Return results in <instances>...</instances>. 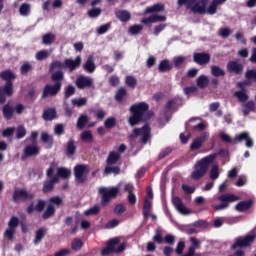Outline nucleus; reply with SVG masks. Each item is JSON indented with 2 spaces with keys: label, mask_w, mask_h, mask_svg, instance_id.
<instances>
[{
  "label": "nucleus",
  "mask_w": 256,
  "mask_h": 256,
  "mask_svg": "<svg viewBox=\"0 0 256 256\" xmlns=\"http://www.w3.org/2000/svg\"><path fill=\"white\" fill-rule=\"evenodd\" d=\"M132 115L128 118V123L131 127L139 125L141 121H149L153 117V112L149 111V104L140 102L130 107Z\"/></svg>",
  "instance_id": "obj_1"
},
{
  "label": "nucleus",
  "mask_w": 256,
  "mask_h": 256,
  "mask_svg": "<svg viewBox=\"0 0 256 256\" xmlns=\"http://www.w3.org/2000/svg\"><path fill=\"white\" fill-rule=\"evenodd\" d=\"M216 159L217 154H211L198 161L194 166L195 171L192 172V179H194L195 181L201 179V177H203L207 173L211 163H213V161H215Z\"/></svg>",
  "instance_id": "obj_2"
},
{
  "label": "nucleus",
  "mask_w": 256,
  "mask_h": 256,
  "mask_svg": "<svg viewBox=\"0 0 256 256\" xmlns=\"http://www.w3.org/2000/svg\"><path fill=\"white\" fill-rule=\"evenodd\" d=\"M56 170L57 164L52 163L46 172V175L50 180L44 182V186L42 189L43 193H51V191L55 189V183H59V176H53Z\"/></svg>",
  "instance_id": "obj_3"
},
{
  "label": "nucleus",
  "mask_w": 256,
  "mask_h": 256,
  "mask_svg": "<svg viewBox=\"0 0 256 256\" xmlns=\"http://www.w3.org/2000/svg\"><path fill=\"white\" fill-rule=\"evenodd\" d=\"M121 189L119 188V186L116 187H112V188H107V187H101L99 188L98 192L100 195H102V200H101V205L103 207L107 206L109 204V201H111V199L117 197V195H119V191Z\"/></svg>",
  "instance_id": "obj_4"
},
{
  "label": "nucleus",
  "mask_w": 256,
  "mask_h": 256,
  "mask_svg": "<svg viewBox=\"0 0 256 256\" xmlns=\"http://www.w3.org/2000/svg\"><path fill=\"white\" fill-rule=\"evenodd\" d=\"M141 136V142L143 145H146V143H149V140L151 139V129L149 128V125H144L142 128H135L133 130V133L130 134V139H135L136 137Z\"/></svg>",
  "instance_id": "obj_5"
},
{
  "label": "nucleus",
  "mask_w": 256,
  "mask_h": 256,
  "mask_svg": "<svg viewBox=\"0 0 256 256\" xmlns=\"http://www.w3.org/2000/svg\"><path fill=\"white\" fill-rule=\"evenodd\" d=\"M239 199V196L235 194H224L219 196V201H222V203L219 205H213L212 207L215 211H223V209H227V207H229V203L239 201Z\"/></svg>",
  "instance_id": "obj_6"
},
{
  "label": "nucleus",
  "mask_w": 256,
  "mask_h": 256,
  "mask_svg": "<svg viewBox=\"0 0 256 256\" xmlns=\"http://www.w3.org/2000/svg\"><path fill=\"white\" fill-rule=\"evenodd\" d=\"M89 174V166L80 164L74 168V176L78 183H85L87 175Z\"/></svg>",
  "instance_id": "obj_7"
},
{
  "label": "nucleus",
  "mask_w": 256,
  "mask_h": 256,
  "mask_svg": "<svg viewBox=\"0 0 256 256\" xmlns=\"http://www.w3.org/2000/svg\"><path fill=\"white\" fill-rule=\"evenodd\" d=\"M256 234H250L245 237H239L236 242L232 245V249H237L239 247H251L255 242Z\"/></svg>",
  "instance_id": "obj_8"
},
{
  "label": "nucleus",
  "mask_w": 256,
  "mask_h": 256,
  "mask_svg": "<svg viewBox=\"0 0 256 256\" xmlns=\"http://www.w3.org/2000/svg\"><path fill=\"white\" fill-rule=\"evenodd\" d=\"M62 85L63 84L61 82H56L54 85L47 84L43 89L42 99H47V97H55V95L61 91Z\"/></svg>",
  "instance_id": "obj_9"
},
{
  "label": "nucleus",
  "mask_w": 256,
  "mask_h": 256,
  "mask_svg": "<svg viewBox=\"0 0 256 256\" xmlns=\"http://www.w3.org/2000/svg\"><path fill=\"white\" fill-rule=\"evenodd\" d=\"M35 199V194L26 190L17 189L13 194V201H32Z\"/></svg>",
  "instance_id": "obj_10"
},
{
  "label": "nucleus",
  "mask_w": 256,
  "mask_h": 256,
  "mask_svg": "<svg viewBox=\"0 0 256 256\" xmlns=\"http://www.w3.org/2000/svg\"><path fill=\"white\" fill-rule=\"evenodd\" d=\"M172 203L175 209L181 213V215H191V210L187 209L181 198L175 196L172 198Z\"/></svg>",
  "instance_id": "obj_11"
},
{
  "label": "nucleus",
  "mask_w": 256,
  "mask_h": 256,
  "mask_svg": "<svg viewBox=\"0 0 256 256\" xmlns=\"http://www.w3.org/2000/svg\"><path fill=\"white\" fill-rule=\"evenodd\" d=\"M76 87L78 89H89V87H93V78L87 76H79L76 79Z\"/></svg>",
  "instance_id": "obj_12"
},
{
  "label": "nucleus",
  "mask_w": 256,
  "mask_h": 256,
  "mask_svg": "<svg viewBox=\"0 0 256 256\" xmlns=\"http://www.w3.org/2000/svg\"><path fill=\"white\" fill-rule=\"evenodd\" d=\"M39 146L37 144L27 145L24 148V154L22 155V160L25 161L27 157H37L39 155Z\"/></svg>",
  "instance_id": "obj_13"
},
{
  "label": "nucleus",
  "mask_w": 256,
  "mask_h": 256,
  "mask_svg": "<svg viewBox=\"0 0 256 256\" xmlns=\"http://www.w3.org/2000/svg\"><path fill=\"white\" fill-rule=\"evenodd\" d=\"M208 138H209L208 132H204L199 137L195 138L192 144L190 145L191 151L201 149V147H203V143H205V141H207Z\"/></svg>",
  "instance_id": "obj_14"
},
{
  "label": "nucleus",
  "mask_w": 256,
  "mask_h": 256,
  "mask_svg": "<svg viewBox=\"0 0 256 256\" xmlns=\"http://www.w3.org/2000/svg\"><path fill=\"white\" fill-rule=\"evenodd\" d=\"M193 61L198 65H207L211 61V55L205 52L194 53Z\"/></svg>",
  "instance_id": "obj_15"
},
{
  "label": "nucleus",
  "mask_w": 256,
  "mask_h": 256,
  "mask_svg": "<svg viewBox=\"0 0 256 256\" xmlns=\"http://www.w3.org/2000/svg\"><path fill=\"white\" fill-rule=\"evenodd\" d=\"M241 141H246V147H253V138L249 136L248 132H242L235 136L234 143H241Z\"/></svg>",
  "instance_id": "obj_16"
},
{
  "label": "nucleus",
  "mask_w": 256,
  "mask_h": 256,
  "mask_svg": "<svg viewBox=\"0 0 256 256\" xmlns=\"http://www.w3.org/2000/svg\"><path fill=\"white\" fill-rule=\"evenodd\" d=\"M227 69L230 73H236V75H241L243 73V66L237 61L228 62Z\"/></svg>",
  "instance_id": "obj_17"
},
{
  "label": "nucleus",
  "mask_w": 256,
  "mask_h": 256,
  "mask_svg": "<svg viewBox=\"0 0 256 256\" xmlns=\"http://www.w3.org/2000/svg\"><path fill=\"white\" fill-rule=\"evenodd\" d=\"M159 21H167V17L161 16L159 14H154L148 18H143L141 20V23H144V25H149V23H159Z\"/></svg>",
  "instance_id": "obj_18"
},
{
  "label": "nucleus",
  "mask_w": 256,
  "mask_h": 256,
  "mask_svg": "<svg viewBox=\"0 0 256 256\" xmlns=\"http://www.w3.org/2000/svg\"><path fill=\"white\" fill-rule=\"evenodd\" d=\"M79 65H81V58H80V56H77L75 60L66 59L64 61V67H67V69H69V71H75V69L77 67H79Z\"/></svg>",
  "instance_id": "obj_19"
},
{
  "label": "nucleus",
  "mask_w": 256,
  "mask_h": 256,
  "mask_svg": "<svg viewBox=\"0 0 256 256\" xmlns=\"http://www.w3.org/2000/svg\"><path fill=\"white\" fill-rule=\"evenodd\" d=\"M83 68L87 73H94L97 66L95 65V58L93 56H89L87 61L83 64Z\"/></svg>",
  "instance_id": "obj_20"
},
{
  "label": "nucleus",
  "mask_w": 256,
  "mask_h": 256,
  "mask_svg": "<svg viewBox=\"0 0 256 256\" xmlns=\"http://www.w3.org/2000/svg\"><path fill=\"white\" fill-rule=\"evenodd\" d=\"M189 9H191L193 13L205 15V3L203 1H196Z\"/></svg>",
  "instance_id": "obj_21"
},
{
  "label": "nucleus",
  "mask_w": 256,
  "mask_h": 256,
  "mask_svg": "<svg viewBox=\"0 0 256 256\" xmlns=\"http://www.w3.org/2000/svg\"><path fill=\"white\" fill-rule=\"evenodd\" d=\"M15 112V108L11 104H6L2 108L3 117L6 119H11L13 117V113Z\"/></svg>",
  "instance_id": "obj_22"
},
{
  "label": "nucleus",
  "mask_w": 256,
  "mask_h": 256,
  "mask_svg": "<svg viewBox=\"0 0 256 256\" xmlns=\"http://www.w3.org/2000/svg\"><path fill=\"white\" fill-rule=\"evenodd\" d=\"M45 233H47V229L45 228H39L35 232V239H34V245H39L45 239Z\"/></svg>",
  "instance_id": "obj_23"
},
{
  "label": "nucleus",
  "mask_w": 256,
  "mask_h": 256,
  "mask_svg": "<svg viewBox=\"0 0 256 256\" xmlns=\"http://www.w3.org/2000/svg\"><path fill=\"white\" fill-rule=\"evenodd\" d=\"M161 11H165V5L155 4L153 6L146 8V10L144 11V15H147L149 13H159Z\"/></svg>",
  "instance_id": "obj_24"
},
{
  "label": "nucleus",
  "mask_w": 256,
  "mask_h": 256,
  "mask_svg": "<svg viewBox=\"0 0 256 256\" xmlns=\"http://www.w3.org/2000/svg\"><path fill=\"white\" fill-rule=\"evenodd\" d=\"M251 111H255V102L248 101L242 105V113L243 115L247 116Z\"/></svg>",
  "instance_id": "obj_25"
},
{
  "label": "nucleus",
  "mask_w": 256,
  "mask_h": 256,
  "mask_svg": "<svg viewBox=\"0 0 256 256\" xmlns=\"http://www.w3.org/2000/svg\"><path fill=\"white\" fill-rule=\"evenodd\" d=\"M196 85L199 89H205V87L209 86V78L205 75H201L197 78Z\"/></svg>",
  "instance_id": "obj_26"
},
{
  "label": "nucleus",
  "mask_w": 256,
  "mask_h": 256,
  "mask_svg": "<svg viewBox=\"0 0 256 256\" xmlns=\"http://www.w3.org/2000/svg\"><path fill=\"white\" fill-rule=\"evenodd\" d=\"M42 117H43L44 121H53V119H55L57 117V112L55 111V109L50 108V109L44 111Z\"/></svg>",
  "instance_id": "obj_27"
},
{
  "label": "nucleus",
  "mask_w": 256,
  "mask_h": 256,
  "mask_svg": "<svg viewBox=\"0 0 256 256\" xmlns=\"http://www.w3.org/2000/svg\"><path fill=\"white\" fill-rule=\"evenodd\" d=\"M55 177H61L62 179H69L71 177V170L65 168V167H60L57 169V175Z\"/></svg>",
  "instance_id": "obj_28"
},
{
  "label": "nucleus",
  "mask_w": 256,
  "mask_h": 256,
  "mask_svg": "<svg viewBox=\"0 0 256 256\" xmlns=\"http://www.w3.org/2000/svg\"><path fill=\"white\" fill-rule=\"evenodd\" d=\"M55 39H57V35L47 33L42 36V43L43 45H52V43L55 42Z\"/></svg>",
  "instance_id": "obj_29"
},
{
  "label": "nucleus",
  "mask_w": 256,
  "mask_h": 256,
  "mask_svg": "<svg viewBox=\"0 0 256 256\" xmlns=\"http://www.w3.org/2000/svg\"><path fill=\"white\" fill-rule=\"evenodd\" d=\"M41 141L45 143L46 147L51 148L53 146V136L47 132L41 133Z\"/></svg>",
  "instance_id": "obj_30"
},
{
  "label": "nucleus",
  "mask_w": 256,
  "mask_h": 256,
  "mask_svg": "<svg viewBox=\"0 0 256 256\" xmlns=\"http://www.w3.org/2000/svg\"><path fill=\"white\" fill-rule=\"evenodd\" d=\"M116 17L117 19L125 23L129 21V19H131V13H129V11L127 10H120L116 12Z\"/></svg>",
  "instance_id": "obj_31"
},
{
  "label": "nucleus",
  "mask_w": 256,
  "mask_h": 256,
  "mask_svg": "<svg viewBox=\"0 0 256 256\" xmlns=\"http://www.w3.org/2000/svg\"><path fill=\"white\" fill-rule=\"evenodd\" d=\"M15 73H13V71L11 70H5L0 72V78L3 79L4 81H13V79H15Z\"/></svg>",
  "instance_id": "obj_32"
},
{
  "label": "nucleus",
  "mask_w": 256,
  "mask_h": 256,
  "mask_svg": "<svg viewBox=\"0 0 256 256\" xmlns=\"http://www.w3.org/2000/svg\"><path fill=\"white\" fill-rule=\"evenodd\" d=\"M158 69H159L160 73H165L167 71H171V69H173V67L171 66V64H169V60H162L159 63Z\"/></svg>",
  "instance_id": "obj_33"
},
{
  "label": "nucleus",
  "mask_w": 256,
  "mask_h": 256,
  "mask_svg": "<svg viewBox=\"0 0 256 256\" xmlns=\"http://www.w3.org/2000/svg\"><path fill=\"white\" fill-rule=\"evenodd\" d=\"M211 73L214 77H225V70L218 65L211 66Z\"/></svg>",
  "instance_id": "obj_34"
},
{
  "label": "nucleus",
  "mask_w": 256,
  "mask_h": 256,
  "mask_svg": "<svg viewBox=\"0 0 256 256\" xmlns=\"http://www.w3.org/2000/svg\"><path fill=\"white\" fill-rule=\"evenodd\" d=\"M19 13L22 15V17H27L29 13H31V4L29 3H23L20 5Z\"/></svg>",
  "instance_id": "obj_35"
},
{
  "label": "nucleus",
  "mask_w": 256,
  "mask_h": 256,
  "mask_svg": "<svg viewBox=\"0 0 256 256\" xmlns=\"http://www.w3.org/2000/svg\"><path fill=\"white\" fill-rule=\"evenodd\" d=\"M89 123V117L85 114H81L77 121V128L78 129H85V125Z\"/></svg>",
  "instance_id": "obj_36"
},
{
  "label": "nucleus",
  "mask_w": 256,
  "mask_h": 256,
  "mask_svg": "<svg viewBox=\"0 0 256 256\" xmlns=\"http://www.w3.org/2000/svg\"><path fill=\"white\" fill-rule=\"evenodd\" d=\"M219 165L218 164H214L212 165L211 167V170H210V179L212 181H215L216 179H219Z\"/></svg>",
  "instance_id": "obj_37"
},
{
  "label": "nucleus",
  "mask_w": 256,
  "mask_h": 256,
  "mask_svg": "<svg viewBox=\"0 0 256 256\" xmlns=\"http://www.w3.org/2000/svg\"><path fill=\"white\" fill-rule=\"evenodd\" d=\"M232 34H233V30H231V28L224 27V28H220L218 35L222 37V39H227L231 37Z\"/></svg>",
  "instance_id": "obj_38"
},
{
  "label": "nucleus",
  "mask_w": 256,
  "mask_h": 256,
  "mask_svg": "<svg viewBox=\"0 0 256 256\" xmlns=\"http://www.w3.org/2000/svg\"><path fill=\"white\" fill-rule=\"evenodd\" d=\"M52 81H55L56 83H61L63 79H65V75L63 74V71L59 70L57 72H53L51 75Z\"/></svg>",
  "instance_id": "obj_39"
},
{
  "label": "nucleus",
  "mask_w": 256,
  "mask_h": 256,
  "mask_svg": "<svg viewBox=\"0 0 256 256\" xmlns=\"http://www.w3.org/2000/svg\"><path fill=\"white\" fill-rule=\"evenodd\" d=\"M63 67H65L63 62L55 60L50 64L49 71L50 73H53L54 71H57V69H63Z\"/></svg>",
  "instance_id": "obj_40"
},
{
  "label": "nucleus",
  "mask_w": 256,
  "mask_h": 256,
  "mask_svg": "<svg viewBox=\"0 0 256 256\" xmlns=\"http://www.w3.org/2000/svg\"><path fill=\"white\" fill-rule=\"evenodd\" d=\"M119 161V153L116 152H110L108 158H107V165H115Z\"/></svg>",
  "instance_id": "obj_41"
},
{
  "label": "nucleus",
  "mask_w": 256,
  "mask_h": 256,
  "mask_svg": "<svg viewBox=\"0 0 256 256\" xmlns=\"http://www.w3.org/2000/svg\"><path fill=\"white\" fill-rule=\"evenodd\" d=\"M80 137L84 143H91L93 141V133L89 130L82 132Z\"/></svg>",
  "instance_id": "obj_42"
},
{
  "label": "nucleus",
  "mask_w": 256,
  "mask_h": 256,
  "mask_svg": "<svg viewBox=\"0 0 256 256\" xmlns=\"http://www.w3.org/2000/svg\"><path fill=\"white\" fill-rule=\"evenodd\" d=\"M53 215H55V206H53V204H49L42 217L43 219H49V217H53Z\"/></svg>",
  "instance_id": "obj_43"
},
{
  "label": "nucleus",
  "mask_w": 256,
  "mask_h": 256,
  "mask_svg": "<svg viewBox=\"0 0 256 256\" xmlns=\"http://www.w3.org/2000/svg\"><path fill=\"white\" fill-rule=\"evenodd\" d=\"M77 151V146L75 145V141L74 140H69L67 143V153L68 155H75Z\"/></svg>",
  "instance_id": "obj_44"
},
{
  "label": "nucleus",
  "mask_w": 256,
  "mask_h": 256,
  "mask_svg": "<svg viewBox=\"0 0 256 256\" xmlns=\"http://www.w3.org/2000/svg\"><path fill=\"white\" fill-rule=\"evenodd\" d=\"M100 211H101V207H99V205H95L92 208L86 210L84 212V215L86 217H90V215H99Z\"/></svg>",
  "instance_id": "obj_45"
},
{
  "label": "nucleus",
  "mask_w": 256,
  "mask_h": 256,
  "mask_svg": "<svg viewBox=\"0 0 256 256\" xmlns=\"http://www.w3.org/2000/svg\"><path fill=\"white\" fill-rule=\"evenodd\" d=\"M111 173H114V175H119V173H120L119 167L107 165L105 170H104V174L105 175H111Z\"/></svg>",
  "instance_id": "obj_46"
},
{
  "label": "nucleus",
  "mask_w": 256,
  "mask_h": 256,
  "mask_svg": "<svg viewBox=\"0 0 256 256\" xmlns=\"http://www.w3.org/2000/svg\"><path fill=\"white\" fill-rule=\"evenodd\" d=\"M251 207V201H246V202H240L236 205L235 209L236 211H247Z\"/></svg>",
  "instance_id": "obj_47"
},
{
  "label": "nucleus",
  "mask_w": 256,
  "mask_h": 256,
  "mask_svg": "<svg viewBox=\"0 0 256 256\" xmlns=\"http://www.w3.org/2000/svg\"><path fill=\"white\" fill-rule=\"evenodd\" d=\"M125 96H127V89L122 87L116 92L115 99L118 101V103H121L123 101V97Z\"/></svg>",
  "instance_id": "obj_48"
},
{
  "label": "nucleus",
  "mask_w": 256,
  "mask_h": 256,
  "mask_svg": "<svg viewBox=\"0 0 256 256\" xmlns=\"http://www.w3.org/2000/svg\"><path fill=\"white\" fill-rule=\"evenodd\" d=\"M27 135V130L25 129V126L20 125L16 129V139H23Z\"/></svg>",
  "instance_id": "obj_49"
},
{
  "label": "nucleus",
  "mask_w": 256,
  "mask_h": 256,
  "mask_svg": "<svg viewBox=\"0 0 256 256\" xmlns=\"http://www.w3.org/2000/svg\"><path fill=\"white\" fill-rule=\"evenodd\" d=\"M153 241L159 244L163 243V230L161 228L156 229Z\"/></svg>",
  "instance_id": "obj_50"
},
{
  "label": "nucleus",
  "mask_w": 256,
  "mask_h": 256,
  "mask_svg": "<svg viewBox=\"0 0 256 256\" xmlns=\"http://www.w3.org/2000/svg\"><path fill=\"white\" fill-rule=\"evenodd\" d=\"M50 205H56V207H61L63 205V198L60 196H54L49 199Z\"/></svg>",
  "instance_id": "obj_51"
},
{
  "label": "nucleus",
  "mask_w": 256,
  "mask_h": 256,
  "mask_svg": "<svg viewBox=\"0 0 256 256\" xmlns=\"http://www.w3.org/2000/svg\"><path fill=\"white\" fill-rule=\"evenodd\" d=\"M235 97L241 102L245 103L246 101H249V95L243 91L235 92Z\"/></svg>",
  "instance_id": "obj_52"
},
{
  "label": "nucleus",
  "mask_w": 256,
  "mask_h": 256,
  "mask_svg": "<svg viewBox=\"0 0 256 256\" xmlns=\"http://www.w3.org/2000/svg\"><path fill=\"white\" fill-rule=\"evenodd\" d=\"M151 209V202H149V199L146 197L144 201V207H143V216L145 219L149 217V211Z\"/></svg>",
  "instance_id": "obj_53"
},
{
  "label": "nucleus",
  "mask_w": 256,
  "mask_h": 256,
  "mask_svg": "<svg viewBox=\"0 0 256 256\" xmlns=\"http://www.w3.org/2000/svg\"><path fill=\"white\" fill-rule=\"evenodd\" d=\"M71 247L73 251H79L83 247V240L76 238L72 241Z\"/></svg>",
  "instance_id": "obj_54"
},
{
  "label": "nucleus",
  "mask_w": 256,
  "mask_h": 256,
  "mask_svg": "<svg viewBox=\"0 0 256 256\" xmlns=\"http://www.w3.org/2000/svg\"><path fill=\"white\" fill-rule=\"evenodd\" d=\"M75 91H76L75 86L73 85L67 86L64 93V99H69L71 95H75Z\"/></svg>",
  "instance_id": "obj_55"
},
{
  "label": "nucleus",
  "mask_w": 256,
  "mask_h": 256,
  "mask_svg": "<svg viewBox=\"0 0 256 256\" xmlns=\"http://www.w3.org/2000/svg\"><path fill=\"white\" fill-rule=\"evenodd\" d=\"M126 85L132 89H135V87H137V79L133 76H127Z\"/></svg>",
  "instance_id": "obj_56"
},
{
  "label": "nucleus",
  "mask_w": 256,
  "mask_h": 256,
  "mask_svg": "<svg viewBox=\"0 0 256 256\" xmlns=\"http://www.w3.org/2000/svg\"><path fill=\"white\" fill-rule=\"evenodd\" d=\"M19 226V218L13 216L10 221L8 222V229H17V227Z\"/></svg>",
  "instance_id": "obj_57"
},
{
  "label": "nucleus",
  "mask_w": 256,
  "mask_h": 256,
  "mask_svg": "<svg viewBox=\"0 0 256 256\" xmlns=\"http://www.w3.org/2000/svg\"><path fill=\"white\" fill-rule=\"evenodd\" d=\"M117 245H119V238H113L106 243V247L113 252L115 251V246Z\"/></svg>",
  "instance_id": "obj_58"
},
{
  "label": "nucleus",
  "mask_w": 256,
  "mask_h": 256,
  "mask_svg": "<svg viewBox=\"0 0 256 256\" xmlns=\"http://www.w3.org/2000/svg\"><path fill=\"white\" fill-rule=\"evenodd\" d=\"M215 13H217V6L215 5V3L212 1L210 3V5L208 6V8H205V14L208 15H215Z\"/></svg>",
  "instance_id": "obj_59"
},
{
  "label": "nucleus",
  "mask_w": 256,
  "mask_h": 256,
  "mask_svg": "<svg viewBox=\"0 0 256 256\" xmlns=\"http://www.w3.org/2000/svg\"><path fill=\"white\" fill-rule=\"evenodd\" d=\"M104 125L106 129H113L117 125V121L113 117H109L105 120Z\"/></svg>",
  "instance_id": "obj_60"
},
{
  "label": "nucleus",
  "mask_w": 256,
  "mask_h": 256,
  "mask_svg": "<svg viewBox=\"0 0 256 256\" xmlns=\"http://www.w3.org/2000/svg\"><path fill=\"white\" fill-rule=\"evenodd\" d=\"M47 57H49V52L47 50H41L36 53L37 61H43L44 59H47Z\"/></svg>",
  "instance_id": "obj_61"
},
{
  "label": "nucleus",
  "mask_w": 256,
  "mask_h": 256,
  "mask_svg": "<svg viewBox=\"0 0 256 256\" xmlns=\"http://www.w3.org/2000/svg\"><path fill=\"white\" fill-rule=\"evenodd\" d=\"M72 105L83 107V105H87V98L72 99Z\"/></svg>",
  "instance_id": "obj_62"
},
{
  "label": "nucleus",
  "mask_w": 256,
  "mask_h": 256,
  "mask_svg": "<svg viewBox=\"0 0 256 256\" xmlns=\"http://www.w3.org/2000/svg\"><path fill=\"white\" fill-rule=\"evenodd\" d=\"M140 31H143V27L141 25H133L129 28V33H131V35H139Z\"/></svg>",
  "instance_id": "obj_63"
},
{
  "label": "nucleus",
  "mask_w": 256,
  "mask_h": 256,
  "mask_svg": "<svg viewBox=\"0 0 256 256\" xmlns=\"http://www.w3.org/2000/svg\"><path fill=\"white\" fill-rule=\"evenodd\" d=\"M246 79H254L256 81V70H248L245 73Z\"/></svg>",
  "instance_id": "obj_64"
}]
</instances>
